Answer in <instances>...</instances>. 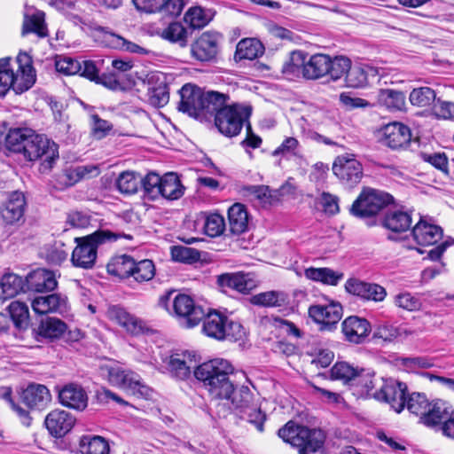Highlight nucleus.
Listing matches in <instances>:
<instances>
[{"label":"nucleus","mask_w":454,"mask_h":454,"mask_svg":"<svg viewBox=\"0 0 454 454\" xmlns=\"http://www.w3.org/2000/svg\"><path fill=\"white\" fill-rule=\"evenodd\" d=\"M119 234L108 230H99L84 237L74 239L76 247L72 252L71 262L76 268L92 269L96 263L98 246L116 240Z\"/></svg>","instance_id":"nucleus-5"},{"label":"nucleus","mask_w":454,"mask_h":454,"mask_svg":"<svg viewBox=\"0 0 454 454\" xmlns=\"http://www.w3.org/2000/svg\"><path fill=\"white\" fill-rule=\"evenodd\" d=\"M234 372L232 364L222 358L212 359L197 366L196 379L203 383L213 399L227 396L232 391L230 375Z\"/></svg>","instance_id":"nucleus-1"},{"label":"nucleus","mask_w":454,"mask_h":454,"mask_svg":"<svg viewBox=\"0 0 454 454\" xmlns=\"http://www.w3.org/2000/svg\"><path fill=\"white\" fill-rule=\"evenodd\" d=\"M67 330V325L57 317H47L41 321L37 333L47 339H59Z\"/></svg>","instance_id":"nucleus-44"},{"label":"nucleus","mask_w":454,"mask_h":454,"mask_svg":"<svg viewBox=\"0 0 454 454\" xmlns=\"http://www.w3.org/2000/svg\"><path fill=\"white\" fill-rule=\"evenodd\" d=\"M375 380L374 372L369 370L360 369L351 386L360 387L361 394L372 395L373 393L371 392L375 387Z\"/></svg>","instance_id":"nucleus-57"},{"label":"nucleus","mask_w":454,"mask_h":454,"mask_svg":"<svg viewBox=\"0 0 454 454\" xmlns=\"http://www.w3.org/2000/svg\"><path fill=\"white\" fill-rule=\"evenodd\" d=\"M107 42L111 47L121 49L129 52L139 54H146L148 52L145 48L139 46L138 44L127 41L123 37L113 33L107 35Z\"/></svg>","instance_id":"nucleus-59"},{"label":"nucleus","mask_w":454,"mask_h":454,"mask_svg":"<svg viewBox=\"0 0 454 454\" xmlns=\"http://www.w3.org/2000/svg\"><path fill=\"white\" fill-rule=\"evenodd\" d=\"M213 16L214 13L209 9L192 6L186 11L184 20L191 27L196 29L207 26L213 19Z\"/></svg>","instance_id":"nucleus-42"},{"label":"nucleus","mask_w":454,"mask_h":454,"mask_svg":"<svg viewBox=\"0 0 454 454\" xmlns=\"http://www.w3.org/2000/svg\"><path fill=\"white\" fill-rule=\"evenodd\" d=\"M132 277L137 282L151 280L155 275V266L153 261L145 259L134 262Z\"/></svg>","instance_id":"nucleus-56"},{"label":"nucleus","mask_w":454,"mask_h":454,"mask_svg":"<svg viewBox=\"0 0 454 454\" xmlns=\"http://www.w3.org/2000/svg\"><path fill=\"white\" fill-rule=\"evenodd\" d=\"M106 370L107 380L113 386L137 397L146 398L150 395V388L142 383L140 376L136 372L119 366L107 367Z\"/></svg>","instance_id":"nucleus-10"},{"label":"nucleus","mask_w":454,"mask_h":454,"mask_svg":"<svg viewBox=\"0 0 454 454\" xmlns=\"http://www.w3.org/2000/svg\"><path fill=\"white\" fill-rule=\"evenodd\" d=\"M140 175L133 171L121 173L116 180V186L123 194H134L140 185Z\"/></svg>","instance_id":"nucleus-49"},{"label":"nucleus","mask_w":454,"mask_h":454,"mask_svg":"<svg viewBox=\"0 0 454 454\" xmlns=\"http://www.w3.org/2000/svg\"><path fill=\"white\" fill-rule=\"evenodd\" d=\"M393 202V197L382 191L364 188L353 202L350 213L360 218L376 215Z\"/></svg>","instance_id":"nucleus-8"},{"label":"nucleus","mask_w":454,"mask_h":454,"mask_svg":"<svg viewBox=\"0 0 454 454\" xmlns=\"http://www.w3.org/2000/svg\"><path fill=\"white\" fill-rule=\"evenodd\" d=\"M377 102L390 111H402L405 108V95L399 90L382 89L378 92Z\"/></svg>","instance_id":"nucleus-38"},{"label":"nucleus","mask_w":454,"mask_h":454,"mask_svg":"<svg viewBox=\"0 0 454 454\" xmlns=\"http://www.w3.org/2000/svg\"><path fill=\"white\" fill-rule=\"evenodd\" d=\"M66 297L59 294L37 296L31 302L33 310L39 315L60 312L66 308Z\"/></svg>","instance_id":"nucleus-27"},{"label":"nucleus","mask_w":454,"mask_h":454,"mask_svg":"<svg viewBox=\"0 0 454 454\" xmlns=\"http://www.w3.org/2000/svg\"><path fill=\"white\" fill-rule=\"evenodd\" d=\"M333 174L345 184H358L363 176L361 163L353 155L338 156L333 165Z\"/></svg>","instance_id":"nucleus-15"},{"label":"nucleus","mask_w":454,"mask_h":454,"mask_svg":"<svg viewBox=\"0 0 454 454\" xmlns=\"http://www.w3.org/2000/svg\"><path fill=\"white\" fill-rule=\"evenodd\" d=\"M351 64L350 59L346 56L339 55L332 58L328 55V73L326 77L332 82H337L342 77H346Z\"/></svg>","instance_id":"nucleus-43"},{"label":"nucleus","mask_w":454,"mask_h":454,"mask_svg":"<svg viewBox=\"0 0 454 454\" xmlns=\"http://www.w3.org/2000/svg\"><path fill=\"white\" fill-rule=\"evenodd\" d=\"M342 306L340 302L331 301L327 304H315L309 308V316L320 325L322 331H333L342 317Z\"/></svg>","instance_id":"nucleus-12"},{"label":"nucleus","mask_w":454,"mask_h":454,"mask_svg":"<svg viewBox=\"0 0 454 454\" xmlns=\"http://www.w3.org/2000/svg\"><path fill=\"white\" fill-rule=\"evenodd\" d=\"M203 319V333L216 340L240 337L242 326L240 324L230 321L228 317L217 311L209 312Z\"/></svg>","instance_id":"nucleus-9"},{"label":"nucleus","mask_w":454,"mask_h":454,"mask_svg":"<svg viewBox=\"0 0 454 454\" xmlns=\"http://www.w3.org/2000/svg\"><path fill=\"white\" fill-rule=\"evenodd\" d=\"M221 35L216 32L202 33L192 44V56L200 62H209L216 59L220 51Z\"/></svg>","instance_id":"nucleus-13"},{"label":"nucleus","mask_w":454,"mask_h":454,"mask_svg":"<svg viewBox=\"0 0 454 454\" xmlns=\"http://www.w3.org/2000/svg\"><path fill=\"white\" fill-rule=\"evenodd\" d=\"M264 52L262 43L255 38H245L239 42L234 54V59L240 61L244 59H255Z\"/></svg>","instance_id":"nucleus-31"},{"label":"nucleus","mask_w":454,"mask_h":454,"mask_svg":"<svg viewBox=\"0 0 454 454\" xmlns=\"http://www.w3.org/2000/svg\"><path fill=\"white\" fill-rule=\"evenodd\" d=\"M243 195L250 200H257L262 204H271L276 195L266 185H247L242 188Z\"/></svg>","instance_id":"nucleus-50"},{"label":"nucleus","mask_w":454,"mask_h":454,"mask_svg":"<svg viewBox=\"0 0 454 454\" xmlns=\"http://www.w3.org/2000/svg\"><path fill=\"white\" fill-rule=\"evenodd\" d=\"M278 436L299 449V454H324L325 433L317 428L287 422L278 430Z\"/></svg>","instance_id":"nucleus-4"},{"label":"nucleus","mask_w":454,"mask_h":454,"mask_svg":"<svg viewBox=\"0 0 454 454\" xmlns=\"http://www.w3.org/2000/svg\"><path fill=\"white\" fill-rule=\"evenodd\" d=\"M382 224L394 232L406 231L411 227V216L409 213L401 210L389 211L384 216Z\"/></svg>","instance_id":"nucleus-39"},{"label":"nucleus","mask_w":454,"mask_h":454,"mask_svg":"<svg viewBox=\"0 0 454 454\" xmlns=\"http://www.w3.org/2000/svg\"><path fill=\"white\" fill-rule=\"evenodd\" d=\"M27 283L36 292L52 291L58 285L53 272L43 269L29 274Z\"/></svg>","instance_id":"nucleus-35"},{"label":"nucleus","mask_w":454,"mask_h":454,"mask_svg":"<svg viewBox=\"0 0 454 454\" xmlns=\"http://www.w3.org/2000/svg\"><path fill=\"white\" fill-rule=\"evenodd\" d=\"M24 158L29 161L41 160L40 171H50L55 161L59 159L58 145L43 135L35 132L27 142L22 153Z\"/></svg>","instance_id":"nucleus-7"},{"label":"nucleus","mask_w":454,"mask_h":454,"mask_svg":"<svg viewBox=\"0 0 454 454\" xmlns=\"http://www.w3.org/2000/svg\"><path fill=\"white\" fill-rule=\"evenodd\" d=\"M225 229L224 219L219 214H212L206 219L204 224L205 233L212 238L220 236Z\"/></svg>","instance_id":"nucleus-61"},{"label":"nucleus","mask_w":454,"mask_h":454,"mask_svg":"<svg viewBox=\"0 0 454 454\" xmlns=\"http://www.w3.org/2000/svg\"><path fill=\"white\" fill-rule=\"evenodd\" d=\"M18 73L15 74L11 67L10 59H3L0 66V97H4L12 89L17 94H21L30 89L35 82V69L31 57L27 53H20L17 57Z\"/></svg>","instance_id":"nucleus-3"},{"label":"nucleus","mask_w":454,"mask_h":454,"mask_svg":"<svg viewBox=\"0 0 454 454\" xmlns=\"http://www.w3.org/2000/svg\"><path fill=\"white\" fill-rule=\"evenodd\" d=\"M345 82L347 86L350 88H362L368 83L362 64L350 67L345 77Z\"/></svg>","instance_id":"nucleus-63"},{"label":"nucleus","mask_w":454,"mask_h":454,"mask_svg":"<svg viewBox=\"0 0 454 454\" xmlns=\"http://www.w3.org/2000/svg\"><path fill=\"white\" fill-rule=\"evenodd\" d=\"M80 451L82 454H108L109 444L101 436L84 435L81 438Z\"/></svg>","instance_id":"nucleus-45"},{"label":"nucleus","mask_w":454,"mask_h":454,"mask_svg":"<svg viewBox=\"0 0 454 454\" xmlns=\"http://www.w3.org/2000/svg\"><path fill=\"white\" fill-rule=\"evenodd\" d=\"M35 131L29 128L11 129L5 137V145L8 150L22 153L27 146V142L34 135Z\"/></svg>","instance_id":"nucleus-33"},{"label":"nucleus","mask_w":454,"mask_h":454,"mask_svg":"<svg viewBox=\"0 0 454 454\" xmlns=\"http://www.w3.org/2000/svg\"><path fill=\"white\" fill-rule=\"evenodd\" d=\"M405 405L411 413L419 416L422 422V417L429 411L430 403L424 394L415 392L406 399Z\"/></svg>","instance_id":"nucleus-51"},{"label":"nucleus","mask_w":454,"mask_h":454,"mask_svg":"<svg viewBox=\"0 0 454 454\" xmlns=\"http://www.w3.org/2000/svg\"><path fill=\"white\" fill-rule=\"evenodd\" d=\"M135 260L127 254L114 256L107 263V272L111 275L126 278L131 277Z\"/></svg>","instance_id":"nucleus-40"},{"label":"nucleus","mask_w":454,"mask_h":454,"mask_svg":"<svg viewBox=\"0 0 454 454\" xmlns=\"http://www.w3.org/2000/svg\"><path fill=\"white\" fill-rule=\"evenodd\" d=\"M308 53L296 50L290 52L289 59L282 67V73L289 79L303 78V69L306 65Z\"/></svg>","instance_id":"nucleus-34"},{"label":"nucleus","mask_w":454,"mask_h":454,"mask_svg":"<svg viewBox=\"0 0 454 454\" xmlns=\"http://www.w3.org/2000/svg\"><path fill=\"white\" fill-rule=\"evenodd\" d=\"M75 419L63 410L51 411L45 418L44 424L49 433L55 437L66 435L74 427Z\"/></svg>","instance_id":"nucleus-20"},{"label":"nucleus","mask_w":454,"mask_h":454,"mask_svg":"<svg viewBox=\"0 0 454 454\" xmlns=\"http://www.w3.org/2000/svg\"><path fill=\"white\" fill-rule=\"evenodd\" d=\"M217 283L222 287H229L240 293H247L253 286L251 280L242 273L222 274L218 276Z\"/></svg>","instance_id":"nucleus-41"},{"label":"nucleus","mask_w":454,"mask_h":454,"mask_svg":"<svg viewBox=\"0 0 454 454\" xmlns=\"http://www.w3.org/2000/svg\"><path fill=\"white\" fill-rule=\"evenodd\" d=\"M304 276L309 280L333 286H337L344 278L341 271L333 270L331 268L314 267L305 269Z\"/></svg>","instance_id":"nucleus-32"},{"label":"nucleus","mask_w":454,"mask_h":454,"mask_svg":"<svg viewBox=\"0 0 454 454\" xmlns=\"http://www.w3.org/2000/svg\"><path fill=\"white\" fill-rule=\"evenodd\" d=\"M180 98L178 110L200 121L207 120L209 113H213L223 102V93L214 90L205 92L190 83L181 88Z\"/></svg>","instance_id":"nucleus-2"},{"label":"nucleus","mask_w":454,"mask_h":454,"mask_svg":"<svg viewBox=\"0 0 454 454\" xmlns=\"http://www.w3.org/2000/svg\"><path fill=\"white\" fill-rule=\"evenodd\" d=\"M59 399L62 405L76 411H83L88 405L87 393L80 385L74 383L62 387Z\"/></svg>","instance_id":"nucleus-23"},{"label":"nucleus","mask_w":454,"mask_h":454,"mask_svg":"<svg viewBox=\"0 0 454 454\" xmlns=\"http://www.w3.org/2000/svg\"><path fill=\"white\" fill-rule=\"evenodd\" d=\"M286 295L279 291H268L251 297V302L262 307H281L286 303Z\"/></svg>","instance_id":"nucleus-46"},{"label":"nucleus","mask_w":454,"mask_h":454,"mask_svg":"<svg viewBox=\"0 0 454 454\" xmlns=\"http://www.w3.org/2000/svg\"><path fill=\"white\" fill-rule=\"evenodd\" d=\"M140 180L143 191L148 198L155 200L160 196L162 176L155 172H149L145 177L140 176Z\"/></svg>","instance_id":"nucleus-53"},{"label":"nucleus","mask_w":454,"mask_h":454,"mask_svg":"<svg viewBox=\"0 0 454 454\" xmlns=\"http://www.w3.org/2000/svg\"><path fill=\"white\" fill-rule=\"evenodd\" d=\"M341 327L347 340L356 344L363 342L371 333L369 321L356 316L347 317L342 322Z\"/></svg>","instance_id":"nucleus-22"},{"label":"nucleus","mask_w":454,"mask_h":454,"mask_svg":"<svg viewBox=\"0 0 454 454\" xmlns=\"http://www.w3.org/2000/svg\"><path fill=\"white\" fill-rule=\"evenodd\" d=\"M229 100V95L223 93V102L213 113H209L208 119L215 117L218 130L223 135L232 137L240 133L244 122L251 114V108L239 104L227 105Z\"/></svg>","instance_id":"nucleus-6"},{"label":"nucleus","mask_w":454,"mask_h":454,"mask_svg":"<svg viewBox=\"0 0 454 454\" xmlns=\"http://www.w3.org/2000/svg\"><path fill=\"white\" fill-rule=\"evenodd\" d=\"M380 140L392 149L406 146L411 139L410 129L400 123L392 122L385 125L380 130Z\"/></svg>","instance_id":"nucleus-18"},{"label":"nucleus","mask_w":454,"mask_h":454,"mask_svg":"<svg viewBox=\"0 0 454 454\" xmlns=\"http://www.w3.org/2000/svg\"><path fill=\"white\" fill-rule=\"evenodd\" d=\"M22 403L30 409L43 410L51 400L49 389L41 384H29L20 394Z\"/></svg>","instance_id":"nucleus-21"},{"label":"nucleus","mask_w":454,"mask_h":454,"mask_svg":"<svg viewBox=\"0 0 454 454\" xmlns=\"http://www.w3.org/2000/svg\"><path fill=\"white\" fill-rule=\"evenodd\" d=\"M216 413L219 417L225 418L231 411L240 416L253 402V394L247 387H240L236 389L232 384V391L227 396L216 397Z\"/></svg>","instance_id":"nucleus-11"},{"label":"nucleus","mask_w":454,"mask_h":454,"mask_svg":"<svg viewBox=\"0 0 454 454\" xmlns=\"http://www.w3.org/2000/svg\"><path fill=\"white\" fill-rule=\"evenodd\" d=\"M107 317L133 335L144 333L147 330L141 319L129 314L120 306H110L107 309Z\"/></svg>","instance_id":"nucleus-19"},{"label":"nucleus","mask_w":454,"mask_h":454,"mask_svg":"<svg viewBox=\"0 0 454 454\" xmlns=\"http://www.w3.org/2000/svg\"><path fill=\"white\" fill-rule=\"evenodd\" d=\"M184 191V187L176 173L168 172L162 176L160 196L175 200L183 196Z\"/></svg>","instance_id":"nucleus-37"},{"label":"nucleus","mask_w":454,"mask_h":454,"mask_svg":"<svg viewBox=\"0 0 454 454\" xmlns=\"http://www.w3.org/2000/svg\"><path fill=\"white\" fill-rule=\"evenodd\" d=\"M35 34L40 38L48 36V28L45 23V14L42 11L25 12L22 24L21 35Z\"/></svg>","instance_id":"nucleus-28"},{"label":"nucleus","mask_w":454,"mask_h":454,"mask_svg":"<svg viewBox=\"0 0 454 454\" xmlns=\"http://www.w3.org/2000/svg\"><path fill=\"white\" fill-rule=\"evenodd\" d=\"M442 229L425 219H420L412 229L414 240L420 246H433L442 239Z\"/></svg>","instance_id":"nucleus-24"},{"label":"nucleus","mask_w":454,"mask_h":454,"mask_svg":"<svg viewBox=\"0 0 454 454\" xmlns=\"http://www.w3.org/2000/svg\"><path fill=\"white\" fill-rule=\"evenodd\" d=\"M175 314L185 320L189 328L197 325L204 317L205 312L201 307L196 306L193 300L186 294H178L173 301Z\"/></svg>","instance_id":"nucleus-16"},{"label":"nucleus","mask_w":454,"mask_h":454,"mask_svg":"<svg viewBox=\"0 0 454 454\" xmlns=\"http://www.w3.org/2000/svg\"><path fill=\"white\" fill-rule=\"evenodd\" d=\"M55 67L59 73L74 75L81 71V61L71 57L59 56L55 61Z\"/></svg>","instance_id":"nucleus-62"},{"label":"nucleus","mask_w":454,"mask_h":454,"mask_svg":"<svg viewBox=\"0 0 454 454\" xmlns=\"http://www.w3.org/2000/svg\"><path fill=\"white\" fill-rule=\"evenodd\" d=\"M11 319L19 329H25L29 322V310L27 303L13 301L8 307Z\"/></svg>","instance_id":"nucleus-47"},{"label":"nucleus","mask_w":454,"mask_h":454,"mask_svg":"<svg viewBox=\"0 0 454 454\" xmlns=\"http://www.w3.org/2000/svg\"><path fill=\"white\" fill-rule=\"evenodd\" d=\"M239 418L254 425L259 432L263 431L266 416L255 403H253L247 410H244Z\"/></svg>","instance_id":"nucleus-60"},{"label":"nucleus","mask_w":454,"mask_h":454,"mask_svg":"<svg viewBox=\"0 0 454 454\" xmlns=\"http://www.w3.org/2000/svg\"><path fill=\"white\" fill-rule=\"evenodd\" d=\"M161 37L180 47H185L188 43V33L186 28L179 22H172L161 32Z\"/></svg>","instance_id":"nucleus-48"},{"label":"nucleus","mask_w":454,"mask_h":454,"mask_svg":"<svg viewBox=\"0 0 454 454\" xmlns=\"http://www.w3.org/2000/svg\"><path fill=\"white\" fill-rule=\"evenodd\" d=\"M229 227L231 233L239 235L248 227V213L244 205L235 203L228 210Z\"/></svg>","instance_id":"nucleus-30"},{"label":"nucleus","mask_w":454,"mask_h":454,"mask_svg":"<svg viewBox=\"0 0 454 454\" xmlns=\"http://www.w3.org/2000/svg\"><path fill=\"white\" fill-rule=\"evenodd\" d=\"M196 361L190 354H174L168 361V370L173 377L179 380L187 379L192 369H196Z\"/></svg>","instance_id":"nucleus-25"},{"label":"nucleus","mask_w":454,"mask_h":454,"mask_svg":"<svg viewBox=\"0 0 454 454\" xmlns=\"http://www.w3.org/2000/svg\"><path fill=\"white\" fill-rule=\"evenodd\" d=\"M406 385L398 381H388L383 384L380 391H376L372 395L380 401H384L396 411L401 412L405 407Z\"/></svg>","instance_id":"nucleus-17"},{"label":"nucleus","mask_w":454,"mask_h":454,"mask_svg":"<svg viewBox=\"0 0 454 454\" xmlns=\"http://www.w3.org/2000/svg\"><path fill=\"white\" fill-rule=\"evenodd\" d=\"M25 280L13 273H8L0 279V300L12 299L23 291Z\"/></svg>","instance_id":"nucleus-36"},{"label":"nucleus","mask_w":454,"mask_h":454,"mask_svg":"<svg viewBox=\"0 0 454 454\" xmlns=\"http://www.w3.org/2000/svg\"><path fill=\"white\" fill-rule=\"evenodd\" d=\"M168 100L169 91L166 82H162L148 89V101L152 106L162 107L168 104Z\"/></svg>","instance_id":"nucleus-55"},{"label":"nucleus","mask_w":454,"mask_h":454,"mask_svg":"<svg viewBox=\"0 0 454 454\" xmlns=\"http://www.w3.org/2000/svg\"><path fill=\"white\" fill-rule=\"evenodd\" d=\"M328 54L315 53L306 59L303 69V78L309 81H317L327 76Z\"/></svg>","instance_id":"nucleus-26"},{"label":"nucleus","mask_w":454,"mask_h":454,"mask_svg":"<svg viewBox=\"0 0 454 454\" xmlns=\"http://www.w3.org/2000/svg\"><path fill=\"white\" fill-rule=\"evenodd\" d=\"M412 106L417 107H427L435 103L436 95L433 89L429 87H420L413 89L409 97Z\"/></svg>","instance_id":"nucleus-52"},{"label":"nucleus","mask_w":454,"mask_h":454,"mask_svg":"<svg viewBox=\"0 0 454 454\" xmlns=\"http://www.w3.org/2000/svg\"><path fill=\"white\" fill-rule=\"evenodd\" d=\"M27 201L23 192L15 191L8 194L0 206V218L5 225H14L23 221Z\"/></svg>","instance_id":"nucleus-14"},{"label":"nucleus","mask_w":454,"mask_h":454,"mask_svg":"<svg viewBox=\"0 0 454 454\" xmlns=\"http://www.w3.org/2000/svg\"><path fill=\"white\" fill-rule=\"evenodd\" d=\"M358 370V368H355L346 362H339L333 366L331 375L334 380H341L344 384L352 385Z\"/></svg>","instance_id":"nucleus-54"},{"label":"nucleus","mask_w":454,"mask_h":454,"mask_svg":"<svg viewBox=\"0 0 454 454\" xmlns=\"http://www.w3.org/2000/svg\"><path fill=\"white\" fill-rule=\"evenodd\" d=\"M452 414L453 410L448 403L437 400L433 403H430L429 411L425 417H422L421 423L427 427H434L441 423L444 424Z\"/></svg>","instance_id":"nucleus-29"},{"label":"nucleus","mask_w":454,"mask_h":454,"mask_svg":"<svg viewBox=\"0 0 454 454\" xmlns=\"http://www.w3.org/2000/svg\"><path fill=\"white\" fill-rule=\"evenodd\" d=\"M67 255L68 253L65 249V245L62 242H55L46 249L45 258L48 262L59 265L67 260Z\"/></svg>","instance_id":"nucleus-64"},{"label":"nucleus","mask_w":454,"mask_h":454,"mask_svg":"<svg viewBox=\"0 0 454 454\" xmlns=\"http://www.w3.org/2000/svg\"><path fill=\"white\" fill-rule=\"evenodd\" d=\"M171 257L176 262L192 263L200 260V254L192 247L174 246L171 247Z\"/></svg>","instance_id":"nucleus-58"}]
</instances>
